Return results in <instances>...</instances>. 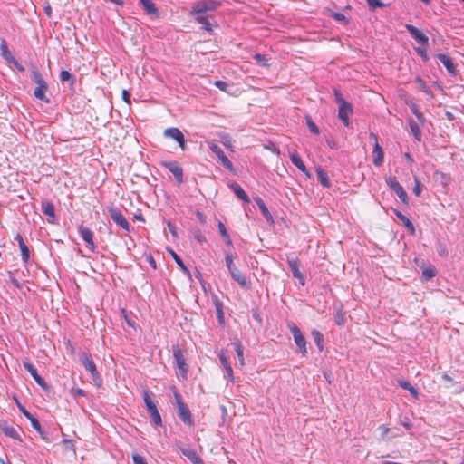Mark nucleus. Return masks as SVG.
<instances>
[{
  "instance_id": "nucleus-38",
  "label": "nucleus",
  "mask_w": 464,
  "mask_h": 464,
  "mask_svg": "<svg viewBox=\"0 0 464 464\" xmlns=\"http://www.w3.org/2000/svg\"><path fill=\"white\" fill-rule=\"evenodd\" d=\"M410 128H411V130L414 138L417 140H420L421 131H420V126L418 125V123L415 122L413 120H411L410 121Z\"/></svg>"
},
{
  "instance_id": "nucleus-50",
  "label": "nucleus",
  "mask_w": 464,
  "mask_h": 464,
  "mask_svg": "<svg viewBox=\"0 0 464 464\" xmlns=\"http://www.w3.org/2000/svg\"><path fill=\"white\" fill-rule=\"evenodd\" d=\"M369 6L372 9L382 7L384 4L380 0H367Z\"/></svg>"
},
{
  "instance_id": "nucleus-20",
  "label": "nucleus",
  "mask_w": 464,
  "mask_h": 464,
  "mask_svg": "<svg viewBox=\"0 0 464 464\" xmlns=\"http://www.w3.org/2000/svg\"><path fill=\"white\" fill-rule=\"evenodd\" d=\"M0 428L5 436L16 440L19 442H22V439L18 429H16L14 426H9L6 423L1 424Z\"/></svg>"
},
{
  "instance_id": "nucleus-11",
  "label": "nucleus",
  "mask_w": 464,
  "mask_h": 464,
  "mask_svg": "<svg viewBox=\"0 0 464 464\" xmlns=\"http://www.w3.org/2000/svg\"><path fill=\"white\" fill-rule=\"evenodd\" d=\"M287 264L295 278L304 286L305 285V276L300 271V263L297 258L287 257Z\"/></svg>"
},
{
  "instance_id": "nucleus-56",
  "label": "nucleus",
  "mask_w": 464,
  "mask_h": 464,
  "mask_svg": "<svg viewBox=\"0 0 464 464\" xmlns=\"http://www.w3.org/2000/svg\"><path fill=\"white\" fill-rule=\"evenodd\" d=\"M179 146V148L182 150H186V142H185V138H184V135L182 134L177 140H176Z\"/></svg>"
},
{
  "instance_id": "nucleus-16",
  "label": "nucleus",
  "mask_w": 464,
  "mask_h": 464,
  "mask_svg": "<svg viewBox=\"0 0 464 464\" xmlns=\"http://www.w3.org/2000/svg\"><path fill=\"white\" fill-rule=\"evenodd\" d=\"M406 29L409 34L420 44L427 45L429 38L420 30L412 24H406Z\"/></svg>"
},
{
  "instance_id": "nucleus-42",
  "label": "nucleus",
  "mask_w": 464,
  "mask_h": 464,
  "mask_svg": "<svg viewBox=\"0 0 464 464\" xmlns=\"http://www.w3.org/2000/svg\"><path fill=\"white\" fill-rule=\"evenodd\" d=\"M306 124L310 130V131L315 135H318L320 133L319 128L316 126V124L312 121L311 117L306 116Z\"/></svg>"
},
{
  "instance_id": "nucleus-52",
  "label": "nucleus",
  "mask_w": 464,
  "mask_h": 464,
  "mask_svg": "<svg viewBox=\"0 0 464 464\" xmlns=\"http://www.w3.org/2000/svg\"><path fill=\"white\" fill-rule=\"evenodd\" d=\"M133 464H147L145 459L138 454L133 455L132 457Z\"/></svg>"
},
{
  "instance_id": "nucleus-26",
  "label": "nucleus",
  "mask_w": 464,
  "mask_h": 464,
  "mask_svg": "<svg viewBox=\"0 0 464 464\" xmlns=\"http://www.w3.org/2000/svg\"><path fill=\"white\" fill-rule=\"evenodd\" d=\"M316 174L317 179L322 184V186H324V188L331 187V181L328 178L327 172L324 169L318 167L316 169Z\"/></svg>"
},
{
  "instance_id": "nucleus-55",
  "label": "nucleus",
  "mask_w": 464,
  "mask_h": 464,
  "mask_svg": "<svg viewBox=\"0 0 464 464\" xmlns=\"http://www.w3.org/2000/svg\"><path fill=\"white\" fill-rule=\"evenodd\" d=\"M179 146V148L182 150H186V142H185V138H184V135L182 134L177 140H176Z\"/></svg>"
},
{
  "instance_id": "nucleus-13",
  "label": "nucleus",
  "mask_w": 464,
  "mask_h": 464,
  "mask_svg": "<svg viewBox=\"0 0 464 464\" xmlns=\"http://www.w3.org/2000/svg\"><path fill=\"white\" fill-rule=\"evenodd\" d=\"M353 113V106L350 102L339 104L338 118L342 122L348 127L350 124L349 116Z\"/></svg>"
},
{
  "instance_id": "nucleus-54",
  "label": "nucleus",
  "mask_w": 464,
  "mask_h": 464,
  "mask_svg": "<svg viewBox=\"0 0 464 464\" xmlns=\"http://www.w3.org/2000/svg\"><path fill=\"white\" fill-rule=\"evenodd\" d=\"M335 323L338 325H343L344 324V315L342 313H337L335 315Z\"/></svg>"
},
{
  "instance_id": "nucleus-36",
  "label": "nucleus",
  "mask_w": 464,
  "mask_h": 464,
  "mask_svg": "<svg viewBox=\"0 0 464 464\" xmlns=\"http://www.w3.org/2000/svg\"><path fill=\"white\" fill-rule=\"evenodd\" d=\"M172 258L174 259V261L176 262V264L179 266V267L185 273L188 274L189 271L188 269V267L185 266V264L183 263L182 259L180 258V256L175 253L173 250H170L169 251Z\"/></svg>"
},
{
  "instance_id": "nucleus-37",
  "label": "nucleus",
  "mask_w": 464,
  "mask_h": 464,
  "mask_svg": "<svg viewBox=\"0 0 464 464\" xmlns=\"http://www.w3.org/2000/svg\"><path fill=\"white\" fill-rule=\"evenodd\" d=\"M213 301L217 311L218 318L219 322L222 323L224 321L223 304L218 297H215Z\"/></svg>"
},
{
  "instance_id": "nucleus-6",
  "label": "nucleus",
  "mask_w": 464,
  "mask_h": 464,
  "mask_svg": "<svg viewBox=\"0 0 464 464\" xmlns=\"http://www.w3.org/2000/svg\"><path fill=\"white\" fill-rule=\"evenodd\" d=\"M387 186L396 193L402 203L408 205V195L402 186L398 182L395 177L386 178Z\"/></svg>"
},
{
  "instance_id": "nucleus-18",
  "label": "nucleus",
  "mask_w": 464,
  "mask_h": 464,
  "mask_svg": "<svg viewBox=\"0 0 464 464\" xmlns=\"http://www.w3.org/2000/svg\"><path fill=\"white\" fill-rule=\"evenodd\" d=\"M289 157L291 160V162L304 174H305L308 178L311 176L309 171L307 170L304 163L303 162L301 157L299 154L295 151H289Z\"/></svg>"
},
{
  "instance_id": "nucleus-4",
  "label": "nucleus",
  "mask_w": 464,
  "mask_h": 464,
  "mask_svg": "<svg viewBox=\"0 0 464 464\" xmlns=\"http://www.w3.org/2000/svg\"><path fill=\"white\" fill-rule=\"evenodd\" d=\"M175 399L177 403V414L179 418L184 422V424L191 427L194 425V420L191 416L190 410L188 407L182 401L181 396L179 393H175Z\"/></svg>"
},
{
  "instance_id": "nucleus-17",
  "label": "nucleus",
  "mask_w": 464,
  "mask_h": 464,
  "mask_svg": "<svg viewBox=\"0 0 464 464\" xmlns=\"http://www.w3.org/2000/svg\"><path fill=\"white\" fill-rule=\"evenodd\" d=\"M370 137L375 140L373 148V160L372 162L375 166H381L383 162V150L382 148L377 142V136L374 133H371Z\"/></svg>"
},
{
  "instance_id": "nucleus-15",
  "label": "nucleus",
  "mask_w": 464,
  "mask_h": 464,
  "mask_svg": "<svg viewBox=\"0 0 464 464\" xmlns=\"http://www.w3.org/2000/svg\"><path fill=\"white\" fill-rule=\"evenodd\" d=\"M163 166L174 175L179 184L183 183V169L176 161L164 162Z\"/></svg>"
},
{
  "instance_id": "nucleus-63",
  "label": "nucleus",
  "mask_w": 464,
  "mask_h": 464,
  "mask_svg": "<svg viewBox=\"0 0 464 464\" xmlns=\"http://www.w3.org/2000/svg\"><path fill=\"white\" fill-rule=\"evenodd\" d=\"M208 20V18L206 16L203 15V14H197L196 16V21L200 24H205V22Z\"/></svg>"
},
{
  "instance_id": "nucleus-29",
  "label": "nucleus",
  "mask_w": 464,
  "mask_h": 464,
  "mask_svg": "<svg viewBox=\"0 0 464 464\" xmlns=\"http://www.w3.org/2000/svg\"><path fill=\"white\" fill-rule=\"evenodd\" d=\"M47 89V85L37 86L34 92L35 98L48 103L50 101L45 95Z\"/></svg>"
},
{
  "instance_id": "nucleus-1",
  "label": "nucleus",
  "mask_w": 464,
  "mask_h": 464,
  "mask_svg": "<svg viewBox=\"0 0 464 464\" xmlns=\"http://www.w3.org/2000/svg\"><path fill=\"white\" fill-rule=\"evenodd\" d=\"M235 256L230 252H225L226 266L234 281H236L242 288L248 289L249 284L246 276L234 265Z\"/></svg>"
},
{
  "instance_id": "nucleus-39",
  "label": "nucleus",
  "mask_w": 464,
  "mask_h": 464,
  "mask_svg": "<svg viewBox=\"0 0 464 464\" xmlns=\"http://www.w3.org/2000/svg\"><path fill=\"white\" fill-rule=\"evenodd\" d=\"M32 80L37 84V86L47 85L42 74L36 69L32 72Z\"/></svg>"
},
{
  "instance_id": "nucleus-2",
  "label": "nucleus",
  "mask_w": 464,
  "mask_h": 464,
  "mask_svg": "<svg viewBox=\"0 0 464 464\" xmlns=\"http://www.w3.org/2000/svg\"><path fill=\"white\" fill-rule=\"evenodd\" d=\"M151 395H152V393L150 391H148V390L143 391V395H142L143 401H144L145 406L147 408V411L151 418L153 425L161 426L162 419L158 411L156 402L153 401V400L151 399Z\"/></svg>"
},
{
  "instance_id": "nucleus-3",
  "label": "nucleus",
  "mask_w": 464,
  "mask_h": 464,
  "mask_svg": "<svg viewBox=\"0 0 464 464\" xmlns=\"http://www.w3.org/2000/svg\"><path fill=\"white\" fill-rule=\"evenodd\" d=\"M80 360H81L83 367L85 368V370L91 373L92 381H93V384L96 385L97 387H102V380L96 369L95 363H94L91 354H89L87 353H83L81 355Z\"/></svg>"
},
{
  "instance_id": "nucleus-5",
  "label": "nucleus",
  "mask_w": 464,
  "mask_h": 464,
  "mask_svg": "<svg viewBox=\"0 0 464 464\" xmlns=\"http://www.w3.org/2000/svg\"><path fill=\"white\" fill-rule=\"evenodd\" d=\"M221 5V3L216 0H204L196 3L190 12L191 14H201L208 11H214Z\"/></svg>"
},
{
  "instance_id": "nucleus-23",
  "label": "nucleus",
  "mask_w": 464,
  "mask_h": 464,
  "mask_svg": "<svg viewBox=\"0 0 464 464\" xmlns=\"http://www.w3.org/2000/svg\"><path fill=\"white\" fill-rule=\"evenodd\" d=\"M228 186L234 191L235 195L238 198H240L245 203L250 202V198L247 196V194L244 191V189L237 182H231Z\"/></svg>"
},
{
  "instance_id": "nucleus-64",
  "label": "nucleus",
  "mask_w": 464,
  "mask_h": 464,
  "mask_svg": "<svg viewBox=\"0 0 464 464\" xmlns=\"http://www.w3.org/2000/svg\"><path fill=\"white\" fill-rule=\"evenodd\" d=\"M225 370H226V372H227L228 378L230 379V381L233 382L234 377H233V369H232L231 365H227V367Z\"/></svg>"
},
{
  "instance_id": "nucleus-53",
  "label": "nucleus",
  "mask_w": 464,
  "mask_h": 464,
  "mask_svg": "<svg viewBox=\"0 0 464 464\" xmlns=\"http://www.w3.org/2000/svg\"><path fill=\"white\" fill-rule=\"evenodd\" d=\"M416 51L418 54L423 59V61L427 62L429 60V55L424 49L417 48Z\"/></svg>"
},
{
  "instance_id": "nucleus-31",
  "label": "nucleus",
  "mask_w": 464,
  "mask_h": 464,
  "mask_svg": "<svg viewBox=\"0 0 464 464\" xmlns=\"http://www.w3.org/2000/svg\"><path fill=\"white\" fill-rule=\"evenodd\" d=\"M183 133L176 127H170L164 130V136L174 140H177Z\"/></svg>"
},
{
  "instance_id": "nucleus-48",
  "label": "nucleus",
  "mask_w": 464,
  "mask_h": 464,
  "mask_svg": "<svg viewBox=\"0 0 464 464\" xmlns=\"http://www.w3.org/2000/svg\"><path fill=\"white\" fill-rule=\"evenodd\" d=\"M411 112L417 117V119L420 121H423V114L420 111L418 106L416 104H412L411 106Z\"/></svg>"
},
{
  "instance_id": "nucleus-60",
  "label": "nucleus",
  "mask_w": 464,
  "mask_h": 464,
  "mask_svg": "<svg viewBox=\"0 0 464 464\" xmlns=\"http://www.w3.org/2000/svg\"><path fill=\"white\" fill-rule=\"evenodd\" d=\"M254 59L258 63H263V62L265 61H267V59L266 58L265 55L263 54H260V53H256L254 55Z\"/></svg>"
},
{
  "instance_id": "nucleus-62",
  "label": "nucleus",
  "mask_w": 464,
  "mask_h": 464,
  "mask_svg": "<svg viewBox=\"0 0 464 464\" xmlns=\"http://www.w3.org/2000/svg\"><path fill=\"white\" fill-rule=\"evenodd\" d=\"M219 359H220L222 365L225 367V369L227 367V365H230L227 358L224 354H220Z\"/></svg>"
},
{
  "instance_id": "nucleus-27",
  "label": "nucleus",
  "mask_w": 464,
  "mask_h": 464,
  "mask_svg": "<svg viewBox=\"0 0 464 464\" xmlns=\"http://www.w3.org/2000/svg\"><path fill=\"white\" fill-rule=\"evenodd\" d=\"M143 9L148 14L158 15L159 12L152 0H140Z\"/></svg>"
},
{
  "instance_id": "nucleus-45",
  "label": "nucleus",
  "mask_w": 464,
  "mask_h": 464,
  "mask_svg": "<svg viewBox=\"0 0 464 464\" xmlns=\"http://www.w3.org/2000/svg\"><path fill=\"white\" fill-rule=\"evenodd\" d=\"M334 95L335 102L339 104L346 102V101L343 99L342 92L338 89L334 90Z\"/></svg>"
},
{
  "instance_id": "nucleus-9",
  "label": "nucleus",
  "mask_w": 464,
  "mask_h": 464,
  "mask_svg": "<svg viewBox=\"0 0 464 464\" xmlns=\"http://www.w3.org/2000/svg\"><path fill=\"white\" fill-rule=\"evenodd\" d=\"M173 356L179 372L186 378L188 372V365L186 363V359L181 349L175 347L173 350Z\"/></svg>"
},
{
  "instance_id": "nucleus-49",
  "label": "nucleus",
  "mask_w": 464,
  "mask_h": 464,
  "mask_svg": "<svg viewBox=\"0 0 464 464\" xmlns=\"http://www.w3.org/2000/svg\"><path fill=\"white\" fill-rule=\"evenodd\" d=\"M332 17L339 22H343L344 24H348V19L342 13H333Z\"/></svg>"
},
{
  "instance_id": "nucleus-25",
  "label": "nucleus",
  "mask_w": 464,
  "mask_h": 464,
  "mask_svg": "<svg viewBox=\"0 0 464 464\" xmlns=\"http://www.w3.org/2000/svg\"><path fill=\"white\" fill-rule=\"evenodd\" d=\"M1 55L5 60V62L11 65V62L14 61V57L12 55L11 52L8 49L7 42L3 39L0 44Z\"/></svg>"
},
{
  "instance_id": "nucleus-59",
  "label": "nucleus",
  "mask_w": 464,
  "mask_h": 464,
  "mask_svg": "<svg viewBox=\"0 0 464 464\" xmlns=\"http://www.w3.org/2000/svg\"><path fill=\"white\" fill-rule=\"evenodd\" d=\"M72 394L74 396L84 397L86 395L85 392L82 389H80V388L72 389Z\"/></svg>"
},
{
  "instance_id": "nucleus-21",
  "label": "nucleus",
  "mask_w": 464,
  "mask_h": 464,
  "mask_svg": "<svg viewBox=\"0 0 464 464\" xmlns=\"http://www.w3.org/2000/svg\"><path fill=\"white\" fill-rule=\"evenodd\" d=\"M42 212L48 217V222L53 223L55 219L54 207L50 201L42 202Z\"/></svg>"
},
{
  "instance_id": "nucleus-40",
  "label": "nucleus",
  "mask_w": 464,
  "mask_h": 464,
  "mask_svg": "<svg viewBox=\"0 0 464 464\" xmlns=\"http://www.w3.org/2000/svg\"><path fill=\"white\" fill-rule=\"evenodd\" d=\"M312 334L314 336V342H315L317 347L319 348L320 351H322L323 347H324L323 346V343H324V336H323V334L319 331H317V330H314L312 332Z\"/></svg>"
},
{
  "instance_id": "nucleus-19",
  "label": "nucleus",
  "mask_w": 464,
  "mask_h": 464,
  "mask_svg": "<svg viewBox=\"0 0 464 464\" xmlns=\"http://www.w3.org/2000/svg\"><path fill=\"white\" fill-rule=\"evenodd\" d=\"M437 57L440 60V62L446 67L449 73H450L453 76L457 74V70L453 63V61L448 54L439 53Z\"/></svg>"
},
{
  "instance_id": "nucleus-41",
  "label": "nucleus",
  "mask_w": 464,
  "mask_h": 464,
  "mask_svg": "<svg viewBox=\"0 0 464 464\" xmlns=\"http://www.w3.org/2000/svg\"><path fill=\"white\" fill-rule=\"evenodd\" d=\"M60 80L62 82H71L72 84L75 82L74 76L67 70H63L60 73Z\"/></svg>"
},
{
  "instance_id": "nucleus-33",
  "label": "nucleus",
  "mask_w": 464,
  "mask_h": 464,
  "mask_svg": "<svg viewBox=\"0 0 464 464\" xmlns=\"http://www.w3.org/2000/svg\"><path fill=\"white\" fill-rule=\"evenodd\" d=\"M232 345L237 353L239 364L241 366H244L245 362H244V355H243V346H242L241 343L239 341H235L232 343Z\"/></svg>"
},
{
  "instance_id": "nucleus-32",
  "label": "nucleus",
  "mask_w": 464,
  "mask_h": 464,
  "mask_svg": "<svg viewBox=\"0 0 464 464\" xmlns=\"http://www.w3.org/2000/svg\"><path fill=\"white\" fill-rule=\"evenodd\" d=\"M255 201L256 203V205L258 206L262 215L266 218V219H272V215L270 214L267 207L266 206L265 202L263 201V199L259 197H257L256 198H255Z\"/></svg>"
},
{
  "instance_id": "nucleus-34",
  "label": "nucleus",
  "mask_w": 464,
  "mask_h": 464,
  "mask_svg": "<svg viewBox=\"0 0 464 464\" xmlns=\"http://www.w3.org/2000/svg\"><path fill=\"white\" fill-rule=\"evenodd\" d=\"M218 227L219 233L223 237L226 244L227 246H232V240L227 231L225 225L221 221H219Z\"/></svg>"
},
{
  "instance_id": "nucleus-47",
  "label": "nucleus",
  "mask_w": 464,
  "mask_h": 464,
  "mask_svg": "<svg viewBox=\"0 0 464 464\" xmlns=\"http://www.w3.org/2000/svg\"><path fill=\"white\" fill-rule=\"evenodd\" d=\"M195 239L199 242L200 244H203L206 242V237L201 233L199 229H196L193 232Z\"/></svg>"
},
{
  "instance_id": "nucleus-46",
  "label": "nucleus",
  "mask_w": 464,
  "mask_h": 464,
  "mask_svg": "<svg viewBox=\"0 0 464 464\" xmlns=\"http://www.w3.org/2000/svg\"><path fill=\"white\" fill-rule=\"evenodd\" d=\"M31 425L41 436L44 435L41 424L37 419L31 420Z\"/></svg>"
},
{
  "instance_id": "nucleus-51",
  "label": "nucleus",
  "mask_w": 464,
  "mask_h": 464,
  "mask_svg": "<svg viewBox=\"0 0 464 464\" xmlns=\"http://www.w3.org/2000/svg\"><path fill=\"white\" fill-rule=\"evenodd\" d=\"M413 192L417 197L420 196L421 194V183L417 178H415V186L413 188Z\"/></svg>"
},
{
  "instance_id": "nucleus-58",
  "label": "nucleus",
  "mask_w": 464,
  "mask_h": 464,
  "mask_svg": "<svg viewBox=\"0 0 464 464\" xmlns=\"http://www.w3.org/2000/svg\"><path fill=\"white\" fill-rule=\"evenodd\" d=\"M11 65H14L20 72L24 71V67L15 58L11 62Z\"/></svg>"
},
{
  "instance_id": "nucleus-12",
  "label": "nucleus",
  "mask_w": 464,
  "mask_h": 464,
  "mask_svg": "<svg viewBox=\"0 0 464 464\" xmlns=\"http://www.w3.org/2000/svg\"><path fill=\"white\" fill-rule=\"evenodd\" d=\"M23 365L24 367V369L31 374V376L33 377V379L35 381V382L41 386L42 388L44 389H47V383L46 382L44 381V379L40 376L37 372V370L35 369V367L33 365V363L26 360V361H24L23 362Z\"/></svg>"
},
{
  "instance_id": "nucleus-14",
  "label": "nucleus",
  "mask_w": 464,
  "mask_h": 464,
  "mask_svg": "<svg viewBox=\"0 0 464 464\" xmlns=\"http://www.w3.org/2000/svg\"><path fill=\"white\" fill-rule=\"evenodd\" d=\"M78 232L82 240L87 244L88 247L92 251H94L96 246L93 242V232L90 228L82 225L79 227Z\"/></svg>"
},
{
  "instance_id": "nucleus-44",
  "label": "nucleus",
  "mask_w": 464,
  "mask_h": 464,
  "mask_svg": "<svg viewBox=\"0 0 464 464\" xmlns=\"http://www.w3.org/2000/svg\"><path fill=\"white\" fill-rule=\"evenodd\" d=\"M221 140H222L221 141L225 147L233 150V145L231 142L230 137L227 134L221 135Z\"/></svg>"
},
{
  "instance_id": "nucleus-7",
  "label": "nucleus",
  "mask_w": 464,
  "mask_h": 464,
  "mask_svg": "<svg viewBox=\"0 0 464 464\" xmlns=\"http://www.w3.org/2000/svg\"><path fill=\"white\" fill-rule=\"evenodd\" d=\"M207 144H208L209 150L218 158V160H220L222 165L226 169H227L229 170H232L233 169V164L229 160V159L225 155V153L222 150V149L218 144H216L213 141H208Z\"/></svg>"
},
{
  "instance_id": "nucleus-30",
  "label": "nucleus",
  "mask_w": 464,
  "mask_h": 464,
  "mask_svg": "<svg viewBox=\"0 0 464 464\" xmlns=\"http://www.w3.org/2000/svg\"><path fill=\"white\" fill-rule=\"evenodd\" d=\"M398 383L402 389L408 391L411 394L412 397H414L415 399L418 398V396H419L418 391L408 381L398 380Z\"/></svg>"
},
{
  "instance_id": "nucleus-8",
  "label": "nucleus",
  "mask_w": 464,
  "mask_h": 464,
  "mask_svg": "<svg viewBox=\"0 0 464 464\" xmlns=\"http://www.w3.org/2000/svg\"><path fill=\"white\" fill-rule=\"evenodd\" d=\"M111 218L113 222L126 232H130V223L122 215L121 211L117 208H110L108 209Z\"/></svg>"
},
{
  "instance_id": "nucleus-28",
  "label": "nucleus",
  "mask_w": 464,
  "mask_h": 464,
  "mask_svg": "<svg viewBox=\"0 0 464 464\" xmlns=\"http://www.w3.org/2000/svg\"><path fill=\"white\" fill-rule=\"evenodd\" d=\"M395 214L397 216V218L402 222V224L405 226V227L408 229V231L411 233V234H414L415 232V227H414V225L413 223L405 216L403 215L401 212L400 211H395Z\"/></svg>"
},
{
  "instance_id": "nucleus-22",
  "label": "nucleus",
  "mask_w": 464,
  "mask_h": 464,
  "mask_svg": "<svg viewBox=\"0 0 464 464\" xmlns=\"http://www.w3.org/2000/svg\"><path fill=\"white\" fill-rule=\"evenodd\" d=\"M14 239L17 241L21 249L22 260L24 263H27L30 258V252L28 246L25 245L23 237L20 234H16Z\"/></svg>"
},
{
  "instance_id": "nucleus-57",
  "label": "nucleus",
  "mask_w": 464,
  "mask_h": 464,
  "mask_svg": "<svg viewBox=\"0 0 464 464\" xmlns=\"http://www.w3.org/2000/svg\"><path fill=\"white\" fill-rule=\"evenodd\" d=\"M63 445L66 450H74V445L71 440H63Z\"/></svg>"
},
{
  "instance_id": "nucleus-24",
  "label": "nucleus",
  "mask_w": 464,
  "mask_h": 464,
  "mask_svg": "<svg viewBox=\"0 0 464 464\" xmlns=\"http://www.w3.org/2000/svg\"><path fill=\"white\" fill-rule=\"evenodd\" d=\"M181 453L187 457L193 464H204L202 459L194 450L190 448L181 449Z\"/></svg>"
},
{
  "instance_id": "nucleus-35",
  "label": "nucleus",
  "mask_w": 464,
  "mask_h": 464,
  "mask_svg": "<svg viewBox=\"0 0 464 464\" xmlns=\"http://www.w3.org/2000/svg\"><path fill=\"white\" fill-rule=\"evenodd\" d=\"M415 82H416V83H418L419 88L423 92H425L430 98H433V92H431V90L428 87L426 82L420 77H416Z\"/></svg>"
},
{
  "instance_id": "nucleus-61",
  "label": "nucleus",
  "mask_w": 464,
  "mask_h": 464,
  "mask_svg": "<svg viewBox=\"0 0 464 464\" xmlns=\"http://www.w3.org/2000/svg\"><path fill=\"white\" fill-rule=\"evenodd\" d=\"M215 86H217L221 91H225L227 84L223 81H216Z\"/></svg>"
},
{
  "instance_id": "nucleus-43",
  "label": "nucleus",
  "mask_w": 464,
  "mask_h": 464,
  "mask_svg": "<svg viewBox=\"0 0 464 464\" xmlns=\"http://www.w3.org/2000/svg\"><path fill=\"white\" fill-rule=\"evenodd\" d=\"M436 273L433 268H426L422 271V276L425 280H430L435 276Z\"/></svg>"
},
{
  "instance_id": "nucleus-10",
  "label": "nucleus",
  "mask_w": 464,
  "mask_h": 464,
  "mask_svg": "<svg viewBox=\"0 0 464 464\" xmlns=\"http://www.w3.org/2000/svg\"><path fill=\"white\" fill-rule=\"evenodd\" d=\"M290 331L293 334L295 344L299 348V351L302 353V354H306V340L303 335L301 330L296 325L294 324L293 326H291Z\"/></svg>"
}]
</instances>
